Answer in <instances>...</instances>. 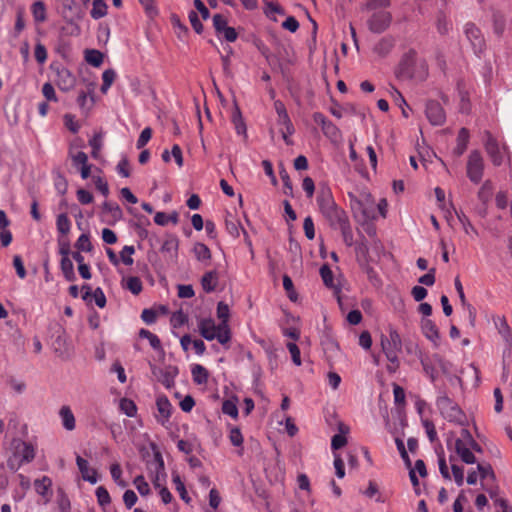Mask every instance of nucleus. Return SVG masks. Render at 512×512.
Segmentation results:
<instances>
[{
	"label": "nucleus",
	"mask_w": 512,
	"mask_h": 512,
	"mask_svg": "<svg viewBox=\"0 0 512 512\" xmlns=\"http://www.w3.org/2000/svg\"><path fill=\"white\" fill-rule=\"evenodd\" d=\"M317 204L321 214L332 229H337V227L345 224V222L349 220L346 211L339 207L334 201L329 188L321 189L317 196Z\"/></svg>",
	"instance_id": "1"
},
{
	"label": "nucleus",
	"mask_w": 512,
	"mask_h": 512,
	"mask_svg": "<svg viewBox=\"0 0 512 512\" xmlns=\"http://www.w3.org/2000/svg\"><path fill=\"white\" fill-rule=\"evenodd\" d=\"M415 50L405 53L397 67L396 76L399 79L424 80L427 76V65L425 61H418Z\"/></svg>",
	"instance_id": "2"
},
{
	"label": "nucleus",
	"mask_w": 512,
	"mask_h": 512,
	"mask_svg": "<svg viewBox=\"0 0 512 512\" xmlns=\"http://www.w3.org/2000/svg\"><path fill=\"white\" fill-rule=\"evenodd\" d=\"M198 329L201 336L207 341L217 340L220 344L225 345L231 339V331L229 324H218L212 318H201L198 321Z\"/></svg>",
	"instance_id": "3"
},
{
	"label": "nucleus",
	"mask_w": 512,
	"mask_h": 512,
	"mask_svg": "<svg viewBox=\"0 0 512 512\" xmlns=\"http://www.w3.org/2000/svg\"><path fill=\"white\" fill-rule=\"evenodd\" d=\"M381 347L387 360L390 362L387 370L391 373L395 372L399 367V353L402 350V342L399 333L390 329L388 336H381Z\"/></svg>",
	"instance_id": "4"
},
{
	"label": "nucleus",
	"mask_w": 512,
	"mask_h": 512,
	"mask_svg": "<svg viewBox=\"0 0 512 512\" xmlns=\"http://www.w3.org/2000/svg\"><path fill=\"white\" fill-rule=\"evenodd\" d=\"M436 406L440 411V414L449 422H454L458 424H462L465 415L461 408L456 404L451 398H449L446 393L439 392V395L436 399Z\"/></svg>",
	"instance_id": "5"
},
{
	"label": "nucleus",
	"mask_w": 512,
	"mask_h": 512,
	"mask_svg": "<svg viewBox=\"0 0 512 512\" xmlns=\"http://www.w3.org/2000/svg\"><path fill=\"white\" fill-rule=\"evenodd\" d=\"M464 35L469 41L474 54L480 57L486 49V41L479 27L473 22H467L463 28Z\"/></svg>",
	"instance_id": "6"
},
{
	"label": "nucleus",
	"mask_w": 512,
	"mask_h": 512,
	"mask_svg": "<svg viewBox=\"0 0 512 512\" xmlns=\"http://www.w3.org/2000/svg\"><path fill=\"white\" fill-rule=\"evenodd\" d=\"M151 372L153 376L167 389H170L175 384V378L179 374V369L175 365H167L159 367L151 365Z\"/></svg>",
	"instance_id": "7"
},
{
	"label": "nucleus",
	"mask_w": 512,
	"mask_h": 512,
	"mask_svg": "<svg viewBox=\"0 0 512 512\" xmlns=\"http://www.w3.org/2000/svg\"><path fill=\"white\" fill-rule=\"evenodd\" d=\"M484 163L478 150L471 151L467 161V177L471 182L478 184L483 177Z\"/></svg>",
	"instance_id": "8"
},
{
	"label": "nucleus",
	"mask_w": 512,
	"mask_h": 512,
	"mask_svg": "<svg viewBox=\"0 0 512 512\" xmlns=\"http://www.w3.org/2000/svg\"><path fill=\"white\" fill-rule=\"evenodd\" d=\"M392 15L388 11H378L371 15L367 21L368 28L373 33L384 32L391 24Z\"/></svg>",
	"instance_id": "9"
},
{
	"label": "nucleus",
	"mask_w": 512,
	"mask_h": 512,
	"mask_svg": "<svg viewBox=\"0 0 512 512\" xmlns=\"http://www.w3.org/2000/svg\"><path fill=\"white\" fill-rule=\"evenodd\" d=\"M485 149L494 165L500 166L503 164L507 149L505 146L500 147L497 140L490 133H487Z\"/></svg>",
	"instance_id": "10"
},
{
	"label": "nucleus",
	"mask_w": 512,
	"mask_h": 512,
	"mask_svg": "<svg viewBox=\"0 0 512 512\" xmlns=\"http://www.w3.org/2000/svg\"><path fill=\"white\" fill-rule=\"evenodd\" d=\"M425 114L428 121L434 126H442L446 121V113L441 104L435 100L426 103Z\"/></svg>",
	"instance_id": "11"
},
{
	"label": "nucleus",
	"mask_w": 512,
	"mask_h": 512,
	"mask_svg": "<svg viewBox=\"0 0 512 512\" xmlns=\"http://www.w3.org/2000/svg\"><path fill=\"white\" fill-rule=\"evenodd\" d=\"M56 72V85L62 91H70L76 84V77L72 72L63 65H58L54 68Z\"/></svg>",
	"instance_id": "12"
},
{
	"label": "nucleus",
	"mask_w": 512,
	"mask_h": 512,
	"mask_svg": "<svg viewBox=\"0 0 512 512\" xmlns=\"http://www.w3.org/2000/svg\"><path fill=\"white\" fill-rule=\"evenodd\" d=\"M11 445L15 449V453L20 455L19 466L23 463H30L35 458V449L32 444L19 438H14Z\"/></svg>",
	"instance_id": "13"
},
{
	"label": "nucleus",
	"mask_w": 512,
	"mask_h": 512,
	"mask_svg": "<svg viewBox=\"0 0 512 512\" xmlns=\"http://www.w3.org/2000/svg\"><path fill=\"white\" fill-rule=\"evenodd\" d=\"M452 445H454L455 452L464 463L474 464L476 462V457L469 448L470 443L464 442L463 439L456 438L454 443H452L451 440L447 441V446L449 449H451Z\"/></svg>",
	"instance_id": "14"
},
{
	"label": "nucleus",
	"mask_w": 512,
	"mask_h": 512,
	"mask_svg": "<svg viewBox=\"0 0 512 512\" xmlns=\"http://www.w3.org/2000/svg\"><path fill=\"white\" fill-rule=\"evenodd\" d=\"M156 406L159 412V416H156V420L161 425H165L171 416L172 405L167 396H158L156 399Z\"/></svg>",
	"instance_id": "15"
},
{
	"label": "nucleus",
	"mask_w": 512,
	"mask_h": 512,
	"mask_svg": "<svg viewBox=\"0 0 512 512\" xmlns=\"http://www.w3.org/2000/svg\"><path fill=\"white\" fill-rule=\"evenodd\" d=\"M76 464L81 472L83 480L89 482L90 484H96L98 482V474L95 469L89 467V463L86 459L81 456L76 457Z\"/></svg>",
	"instance_id": "16"
},
{
	"label": "nucleus",
	"mask_w": 512,
	"mask_h": 512,
	"mask_svg": "<svg viewBox=\"0 0 512 512\" xmlns=\"http://www.w3.org/2000/svg\"><path fill=\"white\" fill-rule=\"evenodd\" d=\"M274 108L278 115V123L285 126L287 133L292 135L294 133V127L284 103L281 100H276L274 102Z\"/></svg>",
	"instance_id": "17"
},
{
	"label": "nucleus",
	"mask_w": 512,
	"mask_h": 512,
	"mask_svg": "<svg viewBox=\"0 0 512 512\" xmlns=\"http://www.w3.org/2000/svg\"><path fill=\"white\" fill-rule=\"evenodd\" d=\"M421 328L425 337L432 341L435 345H438L440 335L435 323L431 319L425 318L421 322Z\"/></svg>",
	"instance_id": "18"
},
{
	"label": "nucleus",
	"mask_w": 512,
	"mask_h": 512,
	"mask_svg": "<svg viewBox=\"0 0 512 512\" xmlns=\"http://www.w3.org/2000/svg\"><path fill=\"white\" fill-rule=\"evenodd\" d=\"M395 45L394 38L391 36L382 37L373 48L375 54L380 57H386Z\"/></svg>",
	"instance_id": "19"
},
{
	"label": "nucleus",
	"mask_w": 512,
	"mask_h": 512,
	"mask_svg": "<svg viewBox=\"0 0 512 512\" xmlns=\"http://www.w3.org/2000/svg\"><path fill=\"white\" fill-rule=\"evenodd\" d=\"M102 212L109 215L112 222L120 221L123 218V212L120 206L113 201H104L102 204Z\"/></svg>",
	"instance_id": "20"
},
{
	"label": "nucleus",
	"mask_w": 512,
	"mask_h": 512,
	"mask_svg": "<svg viewBox=\"0 0 512 512\" xmlns=\"http://www.w3.org/2000/svg\"><path fill=\"white\" fill-rule=\"evenodd\" d=\"M59 416L64 429L67 431H72L75 429L76 420L69 406H62L59 410Z\"/></svg>",
	"instance_id": "21"
},
{
	"label": "nucleus",
	"mask_w": 512,
	"mask_h": 512,
	"mask_svg": "<svg viewBox=\"0 0 512 512\" xmlns=\"http://www.w3.org/2000/svg\"><path fill=\"white\" fill-rule=\"evenodd\" d=\"M469 131L466 128H461L457 135L456 147L453 149V154L460 157L464 154L469 143Z\"/></svg>",
	"instance_id": "22"
},
{
	"label": "nucleus",
	"mask_w": 512,
	"mask_h": 512,
	"mask_svg": "<svg viewBox=\"0 0 512 512\" xmlns=\"http://www.w3.org/2000/svg\"><path fill=\"white\" fill-rule=\"evenodd\" d=\"M338 429H339L340 433L335 434L331 439V449L333 451H336V450L342 448L347 443V438H346L345 434H347L349 432V427L347 425H345L344 423L340 422L338 425Z\"/></svg>",
	"instance_id": "23"
},
{
	"label": "nucleus",
	"mask_w": 512,
	"mask_h": 512,
	"mask_svg": "<svg viewBox=\"0 0 512 512\" xmlns=\"http://www.w3.org/2000/svg\"><path fill=\"white\" fill-rule=\"evenodd\" d=\"M218 285V275L216 271H208L201 278V286L206 293L215 291Z\"/></svg>",
	"instance_id": "24"
},
{
	"label": "nucleus",
	"mask_w": 512,
	"mask_h": 512,
	"mask_svg": "<svg viewBox=\"0 0 512 512\" xmlns=\"http://www.w3.org/2000/svg\"><path fill=\"white\" fill-rule=\"evenodd\" d=\"M31 13L35 23H43L47 20V9L43 1H35L31 5Z\"/></svg>",
	"instance_id": "25"
},
{
	"label": "nucleus",
	"mask_w": 512,
	"mask_h": 512,
	"mask_svg": "<svg viewBox=\"0 0 512 512\" xmlns=\"http://www.w3.org/2000/svg\"><path fill=\"white\" fill-rule=\"evenodd\" d=\"M226 230L227 232L234 238L239 237L240 231L244 233L245 236H247V232L244 230V228L241 226V223L239 222L236 217L229 215L225 220Z\"/></svg>",
	"instance_id": "26"
},
{
	"label": "nucleus",
	"mask_w": 512,
	"mask_h": 512,
	"mask_svg": "<svg viewBox=\"0 0 512 512\" xmlns=\"http://www.w3.org/2000/svg\"><path fill=\"white\" fill-rule=\"evenodd\" d=\"M191 374L193 381L198 385L206 384L209 378L208 370L200 364L191 367Z\"/></svg>",
	"instance_id": "27"
},
{
	"label": "nucleus",
	"mask_w": 512,
	"mask_h": 512,
	"mask_svg": "<svg viewBox=\"0 0 512 512\" xmlns=\"http://www.w3.org/2000/svg\"><path fill=\"white\" fill-rule=\"evenodd\" d=\"M60 269L62 271L64 278L67 281L72 282V281L76 280V275L74 272V265H73L72 260L69 257L61 258Z\"/></svg>",
	"instance_id": "28"
},
{
	"label": "nucleus",
	"mask_w": 512,
	"mask_h": 512,
	"mask_svg": "<svg viewBox=\"0 0 512 512\" xmlns=\"http://www.w3.org/2000/svg\"><path fill=\"white\" fill-rule=\"evenodd\" d=\"M193 253L196 259L200 262H207L211 259V251L209 247L201 242L194 244Z\"/></svg>",
	"instance_id": "29"
},
{
	"label": "nucleus",
	"mask_w": 512,
	"mask_h": 512,
	"mask_svg": "<svg viewBox=\"0 0 512 512\" xmlns=\"http://www.w3.org/2000/svg\"><path fill=\"white\" fill-rule=\"evenodd\" d=\"M495 327L497 328L498 332L502 335V337L505 339V341L509 342L512 339V334L510 327L505 319V317H496L494 319Z\"/></svg>",
	"instance_id": "30"
},
{
	"label": "nucleus",
	"mask_w": 512,
	"mask_h": 512,
	"mask_svg": "<svg viewBox=\"0 0 512 512\" xmlns=\"http://www.w3.org/2000/svg\"><path fill=\"white\" fill-rule=\"evenodd\" d=\"M172 482L175 485L176 491L179 493L180 498L185 503H190L191 498L189 497L185 485L180 477V475L176 472L172 473Z\"/></svg>",
	"instance_id": "31"
},
{
	"label": "nucleus",
	"mask_w": 512,
	"mask_h": 512,
	"mask_svg": "<svg viewBox=\"0 0 512 512\" xmlns=\"http://www.w3.org/2000/svg\"><path fill=\"white\" fill-rule=\"evenodd\" d=\"M84 58L85 61L93 67H100L103 63V54L96 49H87Z\"/></svg>",
	"instance_id": "32"
},
{
	"label": "nucleus",
	"mask_w": 512,
	"mask_h": 512,
	"mask_svg": "<svg viewBox=\"0 0 512 512\" xmlns=\"http://www.w3.org/2000/svg\"><path fill=\"white\" fill-rule=\"evenodd\" d=\"M322 132L333 143H337L341 139V131L332 121L323 127Z\"/></svg>",
	"instance_id": "33"
},
{
	"label": "nucleus",
	"mask_w": 512,
	"mask_h": 512,
	"mask_svg": "<svg viewBox=\"0 0 512 512\" xmlns=\"http://www.w3.org/2000/svg\"><path fill=\"white\" fill-rule=\"evenodd\" d=\"M52 486V480L48 476H43L34 481L35 491L41 496H47Z\"/></svg>",
	"instance_id": "34"
},
{
	"label": "nucleus",
	"mask_w": 512,
	"mask_h": 512,
	"mask_svg": "<svg viewBox=\"0 0 512 512\" xmlns=\"http://www.w3.org/2000/svg\"><path fill=\"white\" fill-rule=\"evenodd\" d=\"M91 9V17L95 20L103 18L107 14L108 6L104 0H94Z\"/></svg>",
	"instance_id": "35"
},
{
	"label": "nucleus",
	"mask_w": 512,
	"mask_h": 512,
	"mask_svg": "<svg viewBox=\"0 0 512 512\" xmlns=\"http://www.w3.org/2000/svg\"><path fill=\"white\" fill-rule=\"evenodd\" d=\"M119 408L121 412L128 417H135L137 414V406L131 399L122 398L119 403Z\"/></svg>",
	"instance_id": "36"
},
{
	"label": "nucleus",
	"mask_w": 512,
	"mask_h": 512,
	"mask_svg": "<svg viewBox=\"0 0 512 512\" xmlns=\"http://www.w3.org/2000/svg\"><path fill=\"white\" fill-rule=\"evenodd\" d=\"M139 336L141 338H145L149 341L151 347L156 350V351H163V348H162V345H161V341L159 339V337L155 334H153L152 332H150L149 330L147 329H141L139 331Z\"/></svg>",
	"instance_id": "37"
},
{
	"label": "nucleus",
	"mask_w": 512,
	"mask_h": 512,
	"mask_svg": "<svg viewBox=\"0 0 512 512\" xmlns=\"http://www.w3.org/2000/svg\"><path fill=\"white\" fill-rule=\"evenodd\" d=\"M336 230H340L342 234V238L346 246L351 247L354 244V235L352 231V227L350 224V221L348 220L345 222V224H342L341 226L337 227Z\"/></svg>",
	"instance_id": "38"
},
{
	"label": "nucleus",
	"mask_w": 512,
	"mask_h": 512,
	"mask_svg": "<svg viewBox=\"0 0 512 512\" xmlns=\"http://www.w3.org/2000/svg\"><path fill=\"white\" fill-rule=\"evenodd\" d=\"M57 231L62 235H67L71 229V221L66 213H61L56 219Z\"/></svg>",
	"instance_id": "39"
},
{
	"label": "nucleus",
	"mask_w": 512,
	"mask_h": 512,
	"mask_svg": "<svg viewBox=\"0 0 512 512\" xmlns=\"http://www.w3.org/2000/svg\"><path fill=\"white\" fill-rule=\"evenodd\" d=\"M123 287L129 290L134 295L140 294L143 289L142 282L140 278L137 276L128 277Z\"/></svg>",
	"instance_id": "40"
},
{
	"label": "nucleus",
	"mask_w": 512,
	"mask_h": 512,
	"mask_svg": "<svg viewBox=\"0 0 512 512\" xmlns=\"http://www.w3.org/2000/svg\"><path fill=\"white\" fill-rule=\"evenodd\" d=\"M436 27H437V31L441 34V35H446L449 33V31L451 30L452 28V23L451 21L447 18V16L443 13V12H440L437 16V22H436Z\"/></svg>",
	"instance_id": "41"
},
{
	"label": "nucleus",
	"mask_w": 512,
	"mask_h": 512,
	"mask_svg": "<svg viewBox=\"0 0 512 512\" xmlns=\"http://www.w3.org/2000/svg\"><path fill=\"white\" fill-rule=\"evenodd\" d=\"M69 157L72 160L73 166L76 168H80L88 165V156L83 151H78L76 153L73 152L72 148L69 149Z\"/></svg>",
	"instance_id": "42"
},
{
	"label": "nucleus",
	"mask_w": 512,
	"mask_h": 512,
	"mask_svg": "<svg viewBox=\"0 0 512 512\" xmlns=\"http://www.w3.org/2000/svg\"><path fill=\"white\" fill-rule=\"evenodd\" d=\"M179 240L176 236H169L161 246V251L165 253H173L177 256Z\"/></svg>",
	"instance_id": "43"
},
{
	"label": "nucleus",
	"mask_w": 512,
	"mask_h": 512,
	"mask_svg": "<svg viewBox=\"0 0 512 512\" xmlns=\"http://www.w3.org/2000/svg\"><path fill=\"white\" fill-rule=\"evenodd\" d=\"M449 460L451 462V471L454 481L458 487H461L464 484V469L453 463L454 457L452 455H450Z\"/></svg>",
	"instance_id": "44"
},
{
	"label": "nucleus",
	"mask_w": 512,
	"mask_h": 512,
	"mask_svg": "<svg viewBox=\"0 0 512 512\" xmlns=\"http://www.w3.org/2000/svg\"><path fill=\"white\" fill-rule=\"evenodd\" d=\"M320 275H321V278H322L325 286H327L329 288L335 287L333 272L327 264H324L320 268Z\"/></svg>",
	"instance_id": "45"
},
{
	"label": "nucleus",
	"mask_w": 512,
	"mask_h": 512,
	"mask_svg": "<svg viewBox=\"0 0 512 512\" xmlns=\"http://www.w3.org/2000/svg\"><path fill=\"white\" fill-rule=\"evenodd\" d=\"M95 494L97 497L98 504L101 507L105 508L107 505L110 504L111 498H110L109 492L107 491V489L105 487H103V486L97 487Z\"/></svg>",
	"instance_id": "46"
},
{
	"label": "nucleus",
	"mask_w": 512,
	"mask_h": 512,
	"mask_svg": "<svg viewBox=\"0 0 512 512\" xmlns=\"http://www.w3.org/2000/svg\"><path fill=\"white\" fill-rule=\"evenodd\" d=\"M506 27V20L505 17L499 13H495L493 15V30L494 33L501 36Z\"/></svg>",
	"instance_id": "47"
},
{
	"label": "nucleus",
	"mask_w": 512,
	"mask_h": 512,
	"mask_svg": "<svg viewBox=\"0 0 512 512\" xmlns=\"http://www.w3.org/2000/svg\"><path fill=\"white\" fill-rule=\"evenodd\" d=\"M493 186L490 181H485L481 188L478 191V198L483 203H486L490 200L492 195Z\"/></svg>",
	"instance_id": "48"
},
{
	"label": "nucleus",
	"mask_w": 512,
	"mask_h": 512,
	"mask_svg": "<svg viewBox=\"0 0 512 512\" xmlns=\"http://www.w3.org/2000/svg\"><path fill=\"white\" fill-rule=\"evenodd\" d=\"M421 364L425 374L430 378L432 382H435L438 377V374L431 360H429L428 358H423L421 359Z\"/></svg>",
	"instance_id": "49"
},
{
	"label": "nucleus",
	"mask_w": 512,
	"mask_h": 512,
	"mask_svg": "<svg viewBox=\"0 0 512 512\" xmlns=\"http://www.w3.org/2000/svg\"><path fill=\"white\" fill-rule=\"evenodd\" d=\"M135 253L134 246L126 245L122 248L120 251V258L121 261L127 265L130 266L133 264L134 260L132 258V255Z\"/></svg>",
	"instance_id": "50"
},
{
	"label": "nucleus",
	"mask_w": 512,
	"mask_h": 512,
	"mask_svg": "<svg viewBox=\"0 0 512 512\" xmlns=\"http://www.w3.org/2000/svg\"><path fill=\"white\" fill-rule=\"evenodd\" d=\"M78 251L90 252L92 250V244L88 234H81L75 243Z\"/></svg>",
	"instance_id": "51"
},
{
	"label": "nucleus",
	"mask_w": 512,
	"mask_h": 512,
	"mask_svg": "<svg viewBox=\"0 0 512 512\" xmlns=\"http://www.w3.org/2000/svg\"><path fill=\"white\" fill-rule=\"evenodd\" d=\"M89 145L92 148L91 156L95 159L98 158L99 152L102 148V136L101 134H95L90 140Z\"/></svg>",
	"instance_id": "52"
},
{
	"label": "nucleus",
	"mask_w": 512,
	"mask_h": 512,
	"mask_svg": "<svg viewBox=\"0 0 512 512\" xmlns=\"http://www.w3.org/2000/svg\"><path fill=\"white\" fill-rule=\"evenodd\" d=\"M230 315L229 306L224 302H219L217 304V317L220 319V324H228Z\"/></svg>",
	"instance_id": "53"
},
{
	"label": "nucleus",
	"mask_w": 512,
	"mask_h": 512,
	"mask_svg": "<svg viewBox=\"0 0 512 512\" xmlns=\"http://www.w3.org/2000/svg\"><path fill=\"white\" fill-rule=\"evenodd\" d=\"M438 467H439V471H440L441 476L445 480H451V474L449 472V469H448V466H447V463H446V459H445V455H444L443 451L441 453H438Z\"/></svg>",
	"instance_id": "54"
},
{
	"label": "nucleus",
	"mask_w": 512,
	"mask_h": 512,
	"mask_svg": "<svg viewBox=\"0 0 512 512\" xmlns=\"http://www.w3.org/2000/svg\"><path fill=\"white\" fill-rule=\"evenodd\" d=\"M222 412L232 418L238 417V408L234 401L225 400L222 404Z\"/></svg>",
	"instance_id": "55"
},
{
	"label": "nucleus",
	"mask_w": 512,
	"mask_h": 512,
	"mask_svg": "<svg viewBox=\"0 0 512 512\" xmlns=\"http://www.w3.org/2000/svg\"><path fill=\"white\" fill-rule=\"evenodd\" d=\"M134 485L136 486V489L142 496H146L150 493L149 484L145 481L144 476L138 475L137 477H135Z\"/></svg>",
	"instance_id": "56"
},
{
	"label": "nucleus",
	"mask_w": 512,
	"mask_h": 512,
	"mask_svg": "<svg viewBox=\"0 0 512 512\" xmlns=\"http://www.w3.org/2000/svg\"><path fill=\"white\" fill-rule=\"evenodd\" d=\"M456 215H457L459 222L462 224V227L466 234H471V233L477 234L476 229L470 222L469 218L463 212H461V213L456 212Z\"/></svg>",
	"instance_id": "57"
},
{
	"label": "nucleus",
	"mask_w": 512,
	"mask_h": 512,
	"mask_svg": "<svg viewBox=\"0 0 512 512\" xmlns=\"http://www.w3.org/2000/svg\"><path fill=\"white\" fill-rule=\"evenodd\" d=\"M217 37L220 39L223 38L227 42H234L236 41L238 34L233 27L227 26L217 34Z\"/></svg>",
	"instance_id": "58"
},
{
	"label": "nucleus",
	"mask_w": 512,
	"mask_h": 512,
	"mask_svg": "<svg viewBox=\"0 0 512 512\" xmlns=\"http://www.w3.org/2000/svg\"><path fill=\"white\" fill-rule=\"evenodd\" d=\"M42 94L47 101L57 102L58 98L53 85L50 82H46L42 86Z\"/></svg>",
	"instance_id": "59"
},
{
	"label": "nucleus",
	"mask_w": 512,
	"mask_h": 512,
	"mask_svg": "<svg viewBox=\"0 0 512 512\" xmlns=\"http://www.w3.org/2000/svg\"><path fill=\"white\" fill-rule=\"evenodd\" d=\"M151 136H152L151 128L150 127L144 128L141 131L140 136L137 139V142H136L137 149H142L148 143V141L151 139Z\"/></svg>",
	"instance_id": "60"
},
{
	"label": "nucleus",
	"mask_w": 512,
	"mask_h": 512,
	"mask_svg": "<svg viewBox=\"0 0 512 512\" xmlns=\"http://www.w3.org/2000/svg\"><path fill=\"white\" fill-rule=\"evenodd\" d=\"M286 346H287V349L289 350V352L291 354V358H292L293 363L296 366H300L302 362H301V356H300V349H299V347L294 342H288Z\"/></svg>",
	"instance_id": "61"
},
{
	"label": "nucleus",
	"mask_w": 512,
	"mask_h": 512,
	"mask_svg": "<svg viewBox=\"0 0 512 512\" xmlns=\"http://www.w3.org/2000/svg\"><path fill=\"white\" fill-rule=\"evenodd\" d=\"M93 182L97 188V190L104 196L107 197L109 195V186L106 180H104L100 176H94Z\"/></svg>",
	"instance_id": "62"
},
{
	"label": "nucleus",
	"mask_w": 512,
	"mask_h": 512,
	"mask_svg": "<svg viewBox=\"0 0 512 512\" xmlns=\"http://www.w3.org/2000/svg\"><path fill=\"white\" fill-rule=\"evenodd\" d=\"M229 439L233 446L240 447L243 444V436L239 428L233 427L230 429Z\"/></svg>",
	"instance_id": "63"
},
{
	"label": "nucleus",
	"mask_w": 512,
	"mask_h": 512,
	"mask_svg": "<svg viewBox=\"0 0 512 512\" xmlns=\"http://www.w3.org/2000/svg\"><path fill=\"white\" fill-rule=\"evenodd\" d=\"M34 56L39 64H44L47 60V50L40 42L35 46Z\"/></svg>",
	"instance_id": "64"
}]
</instances>
